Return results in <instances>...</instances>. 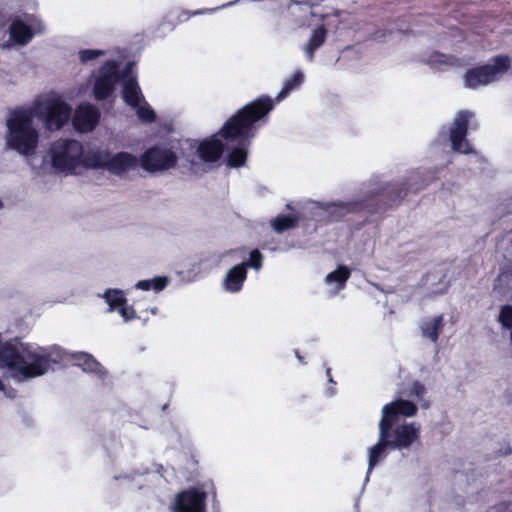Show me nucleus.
Returning <instances> with one entry per match:
<instances>
[{
	"mask_svg": "<svg viewBox=\"0 0 512 512\" xmlns=\"http://www.w3.org/2000/svg\"><path fill=\"white\" fill-rule=\"evenodd\" d=\"M273 106L269 97H261L239 110L224 124L218 134L196 145L199 159L214 162L220 158L226 147L231 149L227 156V165L229 167L244 165L247 147L255 135L254 124L265 117Z\"/></svg>",
	"mask_w": 512,
	"mask_h": 512,
	"instance_id": "nucleus-1",
	"label": "nucleus"
},
{
	"mask_svg": "<svg viewBox=\"0 0 512 512\" xmlns=\"http://www.w3.org/2000/svg\"><path fill=\"white\" fill-rule=\"evenodd\" d=\"M50 349L35 344L8 342L0 345V368L18 382L45 374L56 362Z\"/></svg>",
	"mask_w": 512,
	"mask_h": 512,
	"instance_id": "nucleus-2",
	"label": "nucleus"
},
{
	"mask_svg": "<svg viewBox=\"0 0 512 512\" xmlns=\"http://www.w3.org/2000/svg\"><path fill=\"white\" fill-rule=\"evenodd\" d=\"M425 393V387L419 382H414L407 394L410 399L400 397L383 406L382 416H387L388 443L392 449L409 448L419 439L420 425L413 422L403 423L394 428L393 426L401 417L414 416L417 412L416 403L422 402L421 405L425 408L429 406L424 400Z\"/></svg>",
	"mask_w": 512,
	"mask_h": 512,
	"instance_id": "nucleus-3",
	"label": "nucleus"
},
{
	"mask_svg": "<svg viewBox=\"0 0 512 512\" xmlns=\"http://www.w3.org/2000/svg\"><path fill=\"white\" fill-rule=\"evenodd\" d=\"M132 69L133 63H130L120 73L116 62H106L95 76L93 88L95 98L98 100L107 98L112 93L115 84L122 81L124 101L136 109V113L142 121L151 122L155 119V113L144 101L141 89L133 76Z\"/></svg>",
	"mask_w": 512,
	"mask_h": 512,
	"instance_id": "nucleus-4",
	"label": "nucleus"
},
{
	"mask_svg": "<svg viewBox=\"0 0 512 512\" xmlns=\"http://www.w3.org/2000/svg\"><path fill=\"white\" fill-rule=\"evenodd\" d=\"M93 149L84 151L81 142L75 139H59L51 143L42 164L34 167L38 175L64 173L79 174L83 170L92 169L89 158Z\"/></svg>",
	"mask_w": 512,
	"mask_h": 512,
	"instance_id": "nucleus-5",
	"label": "nucleus"
},
{
	"mask_svg": "<svg viewBox=\"0 0 512 512\" xmlns=\"http://www.w3.org/2000/svg\"><path fill=\"white\" fill-rule=\"evenodd\" d=\"M32 107L20 108L10 113L6 120V146L25 157L35 153L39 144V129Z\"/></svg>",
	"mask_w": 512,
	"mask_h": 512,
	"instance_id": "nucleus-6",
	"label": "nucleus"
},
{
	"mask_svg": "<svg viewBox=\"0 0 512 512\" xmlns=\"http://www.w3.org/2000/svg\"><path fill=\"white\" fill-rule=\"evenodd\" d=\"M92 169H104L110 174L125 177L140 164L139 158L129 152L111 154L107 149H93L89 158Z\"/></svg>",
	"mask_w": 512,
	"mask_h": 512,
	"instance_id": "nucleus-7",
	"label": "nucleus"
},
{
	"mask_svg": "<svg viewBox=\"0 0 512 512\" xmlns=\"http://www.w3.org/2000/svg\"><path fill=\"white\" fill-rule=\"evenodd\" d=\"M31 107L36 117L43 118L46 128L51 131L62 128L71 117V107L60 98L39 100Z\"/></svg>",
	"mask_w": 512,
	"mask_h": 512,
	"instance_id": "nucleus-8",
	"label": "nucleus"
},
{
	"mask_svg": "<svg viewBox=\"0 0 512 512\" xmlns=\"http://www.w3.org/2000/svg\"><path fill=\"white\" fill-rule=\"evenodd\" d=\"M511 61L507 56H497L493 63L473 68L464 76L465 86L476 89L500 79L510 68Z\"/></svg>",
	"mask_w": 512,
	"mask_h": 512,
	"instance_id": "nucleus-9",
	"label": "nucleus"
},
{
	"mask_svg": "<svg viewBox=\"0 0 512 512\" xmlns=\"http://www.w3.org/2000/svg\"><path fill=\"white\" fill-rule=\"evenodd\" d=\"M178 157L166 146H154L147 149L140 157V166L149 173H163L175 168Z\"/></svg>",
	"mask_w": 512,
	"mask_h": 512,
	"instance_id": "nucleus-10",
	"label": "nucleus"
},
{
	"mask_svg": "<svg viewBox=\"0 0 512 512\" xmlns=\"http://www.w3.org/2000/svg\"><path fill=\"white\" fill-rule=\"evenodd\" d=\"M42 30L43 25L41 21L33 15L16 18L9 27V40L3 44V47L24 46L31 41L35 33H39Z\"/></svg>",
	"mask_w": 512,
	"mask_h": 512,
	"instance_id": "nucleus-11",
	"label": "nucleus"
},
{
	"mask_svg": "<svg viewBox=\"0 0 512 512\" xmlns=\"http://www.w3.org/2000/svg\"><path fill=\"white\" fill-rule=\"evenodd\" d=\"M474 117L469 111H460L457 113L450 129V140L452 149L459 153H471L473 151L470 143L465 139L467 133V124Z\"/></svg>",
	"mask_w": 512,
	"mask_h": 512,
	"instance_id": "nucleus-12",
	"label": "nucleus"
},
{
	"mask_svg": "<svg viewBox=\"0 0 512 512\" xmlns=\"http://www.w3.org/2000/svg\"><path fill=\"white\" fill-rule=\"evenodd\" d=\"M387 416L381 417L379 422V439L376 444L368 449V470L365 481H368L372 469L387 456L390 447L388 443Z\"/></svg>",
	"mask_w": 512,
	"mask_h": 512,
	"instance_id": "nucleus-13",
	"label": "nucleus"
},
{
	"mask_svg": "<svg viewBox=\"0 0 512 512\" xmlns=\"http://www.w3.org/2000/svg\"><path fill=\"white\" fill-rule=\"evenodd\" d=\"M99 110L90 104L80 105L72 119L74 128L79 132H89L95 128L99 121Z\"/></svg>",
	"mask_w": 512,
	"mask_h": 512,
	"instance_id": "nucleus-14",
	"label": "nucleus"
},
{
	"mask_svg": "<svg viewBox=\"0 0 512 512\" xmlns=\"http://www.w3.org/2000/svg\"><path fill=\"white\" fill-rule=\"evenodd\" d=\"M204 492L195 489L185 491L178 495L175 503V512H205Z\"/></svg>",
	"mask_w": 512,
	"mask_h": 512,
	"instance_id": "nucleus-15",
	"label": "nucleus"
},
{
	"mask_svg": "<svg viewBox=\"0 0 512 512\" xmlns=\"http://www.w3.org/2000/svg\"><path fill=\"white\" fill-rule=\"evenodd\" d=\"M288 14L296 27L302 28L312 24V19L317 17L313 12V6L308 1L291 0L288 5Z\"/></svg>",
	"mask_w": 512,
	"mask_h": 512,
	"instance_id": "nucleus-16",
	"label": "nucleus"
},
{
	"mask_svg": "<svg viewBox=\"0 0 512 512\" xmlns=\"http://www.w3.org/2000/svg\"><path fill=\"white\" fill-rule=\"evenodd\" d=\"M108 304L109 311H117L124 321H130L135 317L132 307L127 305L123 291L118 289H109L103 295Z\"/></svg>",
	"mask_w": 512,
	"mask_h": 512,
	"instance_id": "nucleus-17",
	"label": "nucleus"
},
{
	"mask_svg": "<svg viewBox=\"0 0 512 512\" xmlns=\"http://www.w3.org/2000/svg\"><path fill=\"white\" fill-rule=\"evenodd\" d=\"M325 17V15L318 16L320 22L317 23L316 27L312 30L307 43L303 46V51L309 62L313 61L315 51L324 44L327 38L328 30L323 23Z\"/></svg>",
	"mask_w": 512,
	"mask_h": 512,
	"instance_id": "nucleus-18",
	"label": "nucleus"
},
{
	"mask_svg": "<svg viewBox=\"0 0 512 512\" xmlns=\"http://www.w3.org/2000/svg\"><path fill=\"white\" fill-rule=\"evenodd\" d=\"M350 274V269L347 266L339 265L336 270L326 275L324 281L328 287V293L331 297L337 295L341 290L345 288Z\"/></svg>",
	"mask_w": 512,
	"mask_h": 512,
	"instance_id": "nucleus-19",
	"label": "nucleus"
},
{
	"mask_svg": "<svg viewBox=\"0 0 512 512\" xmlns=\"http://www.w3.org/2000/svg\"><path fill=\"white\" fill-rule=\"evenodd\" d=\"M247 277L246 264L241 263L231 268L225 275L223 287L230 293L239 292Z\"/></svg>",
	"mask_w": 512,
	"mask_h": 512,
	"instance_id": "nucleus-20",
	"label": "nucleus"
},
{
	"mask_svg": "<svg viewBox=\"0 0 512 512\" xmlns=\"http://www.w3.org/2000/svg\"><path fill=\"white\" fill-rule=\"evenodd\" d=\"M444 327V316L437 315L431 318H427L421 322L420 330L422 337L437 342L439 334Z\"/></svg>",
	"mask_w": 512,
	"mask_h": 512,
	"instance_id": "nucleus-21",
	"label": "nucleus"
},
{
	"mask_svg": "<svg viewBox=\"0 0 512 512\" xmlns=\"http://www.w3.org/2000/svg\"><path fill=\"white\" fill-rule=\"evenodd\" d=\"M75 364L86 372H94L100 376L104 375V369L91 355L87 353H77L74 355Z\"/></svg>",
	"mask_w": 512,
	"mask_h": 512,
	"instance_id": "nucleus-22",
	"label": "nucleus"
},
{
	"mask_svg": "<svg viewBox=\"0 0 512 512\" xmlns=\"http://www.w3.org/2000/svg\"><path fill=\"white\" fill-rule=\"evenodd\" d=\"M304 80V74L302 71L297 70L293 76L287 79L284 83L282 90L276 97V101L279 102L283 100L292 90L298 88Z\"/></svg>",
	"mask_w": 512,
	"mask_h": 512,
	"instance_id": "nucleus-23",
	"label": "nucleus"
},
{
	"mask_svg": "<svg viewBox=\"0 0 512 512\" xmlns=\"http://www.w3.org/2000/svg\"><path fill=\"white\" fill-rule=\"evenodd\" d=\"M359 205L360 204L357 202H337L328 204L326 209L336 216H344L347 213L357 210Z\"/></svg>",
	"mask_w": 512,
	"mask_h": 512,
	"instance_id": "nucleus-24",
	"label": "nucleus"
},
{
	"mask_svg": "<svg viewBox=\"0 0 512 512\" xmlns=\"http://www.w3.org/2000/svg\"><path fill=\"white\" fill-rule=\"evenodd\" d=\"M298 222V217L290 216H278L272 221V226L277 233H282L286 229L294 227Z\"/></svg>",
	"mask_w": 512,
	"mask_h": 512,
	"instance_id": "nucleus-25",
	"label": "nucleus"
},
{
	"mask_svg": "<svg viewBox=\"0 0 512 512\" xmlns=\"http://www.w3.org/2000/svg\"><path fill=\"white\" fill-rule=\"evenodd\" d=\"M427 63L429 65H431L432 67L443 70L446 67L453 65L454 59L451 57H448L446 55L435 52L429 56V58L427 59Z\"/></svg>",
	"mask_w": 512,
	"mask_h": 512,
	"instance_id": "nucleus-26",
	"label": "nucleus"
},
{
	"mask_svg": "<svg viewBox=\"0 0 512 512\" xmlns=\"http://www.w3.org/2000/svg\"><path fill=\"white\" fill-rule=\"evenodd\" d=\"M167 285L166 278H154L148 280H141L137 282L136 288L144 291L153 289L155 291L162 290Z\"/></svg>",
	"mask_w": 512,
	"mask_h": 512,
	"instance_id": "nucleus-27",
	"label": "nucleus"
},
{
	"mask_svg": "<svg viewBox=\"0 0 512 512\" xmlns=\"http://www.w3.org/2000/svg\"><path fill=\"white\" fill-rule=\"evenodd\" d=\"M104 54V51L97 49L81 50L79 52V58L81 62L86 63Z\"/></svg>",
	"mask_w": 512,
	"mask_h": 512,
	"instance_id": "nucleus-28",
	"label": "nucleus"
},
{
	"mask_svg": "<svg viewBox=\"0 0 512 512\" xmlns=\"http://www.w3.org/2000/svg\"><path fill=\"white\" fill-rule=\"evenodd\" d=\"M246 268L252 267L256 270H259L262 266V255L258 250H253L250 253V259L249 262H246Z\"/></svg>",
	"mask_w": 512,
	"mask_h": 512,
	"instance_id": "nucleus-29",
	"label": "nucleus"
},
{
	"mask_svg": "<svg viewBox=\"0 0 512 512\" xmlns=\"http://www.w3.org/2000/svg\"><path fill=\"white\" fill-rule=\"evenodd\" d=\"M327 376L329 378V381L330 382H333L332 378H331V371H330V368L327 369Z\"/></svg>",
	"mask_w": 512,
	"mask_h": 512,
	"instance_id": "nucleus-30",
	"label": "nucleus"
},
{
	"mask_svg": "<svg viewBox=\"0 0 512 512\" xmlns=\"http://www.w3.org/2000/svg\"><path fill=\"white\" fill-rule=\"evenodd\" d=\"M237 2H238V0L233 1V2H229V3L225 4V5H223L222 7L231 6V5L236 4Z\"/></svg>",
	"mask_w": 512,
	"mask_h": 512,
	"instance_id": "nucleus-31",
	"label": "nucleus"
},
{
	"mask_svg": "<svg viewBox=\"0 0 512 512\" xmlns=\"http://www.w3.org/2000/svg\"><path fill=\"white\" fill-rule=\"evenodd\" d=\"M4 389V386L2 384V381L0 380V390H3Z\"/></svg>",
	"mask_w": 512,
	"mask_h": 512,
	"instance_id": "nucleus-32",
	"label": "nucleus"
},
{
	"mask_svg": "<svg viewBox=\"0 0 512 512\" xmlns=\"http://www.w3.org/2000/svg\"><path fill=\"white\" fill-rule=\"evenodd\" d=\"M151 312H152L153 314H155V313H156V308L151 309Z\"/></svg>",
	"mask_w": 512,
	"mask_h": 512,
	"instance_id": "nucleus-33",
	"label": "nucleus"
},
{
	"mask_svg": "<svg viewBox=\"0 0 512 512\" xmlns=\"http://www.w3.org/2000/svg\"><path fill=\"white\" fill-rule=\"evenodd\" d=\"M297 358L299 359V361H302V357L299 354H297Z\"/></svg>",
	"mask_w": 512,
	"mask_h": 512,
	"instance_id": "nucleus-34",
	"label": "nucleus"
},
{
	"mask_svg": "<svg viewBox=\"0 0 512 512\" xmlns=\"http://www.w3.org/2000/svg\"><path fill=\"white\" fill-rule=\"evenodd\" d=\"M3 207V203L2 201L0 200V209Z\"/></svg>",
	"mask_w": 512,
	"mask_h": 512,
	"instance_id": "nucleus-35",
	"label": "nucleus"
}]
</instances>
